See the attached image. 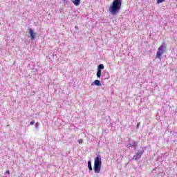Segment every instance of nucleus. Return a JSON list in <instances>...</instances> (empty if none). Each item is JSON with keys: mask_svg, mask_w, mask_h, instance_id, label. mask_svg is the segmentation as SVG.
Returning <instances> with one entry per match:
<instances>
[{"mask_svg": "<svg viewBox=\"0 0 177 177\" xmlns=\"http://www.w3.org/2000/svg\"><path fill=\"white\" fill-rule=\"evenodd\" d=\"M78 143H79L80 145H82V143H83L82 139H80V140H78Z\"/></svg>", "mask_w": 177, "mask_h": 177, "instance_id": "nucleus-13", "label": "nucleus"}, {"mask_svg": "<svg viewBox=\"0 0 177 177\" xmlns=\"http://www.w3.org/2000/svg\"><path fill=\"white\" fill-rule=\"evenodd\" d=\"M38 126H39V123H38V122H37V123L35 124V127H36V128H38Z\"/></svg>", "mask_w": 177, "mask_h": 177, "instance_id": "nucleus-16", "label": "nucleus"}, {"mask_svg": "<svg viewBox=\"0 0 177 177\" xmlns=\"http://www.w3.org/2000/svg\"><path fill=\"white\" fill-rule=\"evenodd\" d=\"M6 174H8V175H10V171L9 170H6Z\"/></svg>", "mask_w": 177, "mask_h": 177, "instance_id": "nucleus-15", "label": "nucleus"}, {"mask_svg": "<svg viewBox=\"0 0 177 177\" xmlns=\"http://www.w3.org/2000/svg\"><path fill=\"white\" fill-rule=\"evenodd\" d=\"M145 153V149L142 148V149L139 150L138 153H136L135 155L133 156V160L135 161H139L140 158H142V156Z\"/></svg>", "mask_w": 177, "mask_h": 177, "instance_id": "nucleus-4", "label": "nucleus"}, {"mask_svg": "<svg viewBox=\"0 0 177 177\" xmlns=\"http://www.w3.org/2000/svg\"><path fill=\"white\" fill-rule=\"evenodd\" d=\"M64 1H66V0H63Z\"/></svg>", "mask_w": 177, "mask_h": 177, "instance_id": "nucleus-18", "label": "nucleus"}, {"mask_svg": "<svg viewBox=\"0 0 177 177\" xmlns=\"http://www.w3.org/2000/svg\"><path fill=\"white\" fill-rule=\"evenodd\" d=\"M88 167L89 171H93V168H92V162H91V160L88 161Z\"/></svg>", "mask_w": 177, "mask_h": 177, "instance_id": "nucleus-8", "label": "nucleus"}, {"mask_svg": "<svg viewBox=\"0 0 177 177\" xmlns=\"http://www.w3.org/2000/svg\"><path fill=\"white\" fill-rule=\"evenodd\" d=\"M34 124H35V121L32 120L30 122V125H34Z\"/></svg>", "mask_w": 177, "mask_h": 177, "instance_id": "nucleus-14", "label": "nucleus"}, {"mask_svg": "<svg viewBox=\"0 0 177 177\" xmlns=\"http://www.w3.org/2000/svg\"><path fill=\"white\" fill-rule=\"evenodd\" d=\"M28 31H29V34H30V39H32V41H34L35 39V32H34V30H32V28H29L28 29Z\"/></svg>", "mask_w": 177, "mask_h": 177, "instance_id": "nucleus-5", "label": "nucleus"}, {"mask_svg": "<svg viewBox=\"0 0 177 177\" xmlns=\"http://www.w3.org/2000/svg\"><path fill=\"white\" fill-rule=\"evenodd\" d=\"M129 145L131 147H134L135 149H136V142H133V144H129Z\"/></svg>", "mask_w": 177, "mask_h": 177, "instance_id": "nucleus-11", "label": "nucleus"}, {"mask_svg": "<svg viewBox=\"0 0 177 177\" xmlns=\"http://www.w3.org/2000/svg\"><path fill=\"white\" fill-rule=\"evenodd\" d=\"M139 127V123L137 124V127Z\"/></svg>", "mask_w": 177, "mask_h": 177, "instance_id": "nucleus-17", "label": "nucleus"}, {"mask_svg": "<svg viewBox=\"0 0 177 177\" xmlns=\"http://www.w3.org/2000/svg\"><path fill=\"white\" fill-rule=\"evenodd\" d=\"M104 66L103 64L98 65L97 70H100V71H102V70H104Z\"/></svg>", "mask_w": 177, "mask_h": 177, "instance_id": "nucleus-10", "label": "nucleus"}, {"mask_svg": "<svg viewBox=\"0 0 177 177\" xmlns=\"http://www.w3.org/2000/svg\"><path fill=\"white\" fill-rule=\"evenodd\" d=\"M71 1L75 6H79V5L81 3V0H71Z\"/></svg>", "mask_w": 177, "mask_h": 177, "instance_id": "nucleus-6", "label": "nucleus"}, {"mask_svg": "<svg viewBox=\"0 0 177 177\" xmlns=\"http://www.w3.org/2000/svg\"><path fill=\"white\" fill-rule=\"evenodd\" d=\"M162 2H165V0H157V3H162Z\"/></svg>", "mask_w": 177, "mask_h": 177, "instance_id": "nucleus-12", "label": "nucleus"}, {"mask_svg": "<svg viewBox=\"0 0 177 177\" xmlns=\"http://www.w3.org/2000/svg\"><path fill=\"white\" fill-rule=\"evenodd\" d=\"M102 169V156L97 155L94 159V172L95 174H100V169Z\"/></svg>", "mask_w": 177, "mask_h": 177, "instance_id": "nucleus-2", "label": "nucleus"}, {"mask_svg": "<svg viewBox=\"0 0 177 177\" xmlns=\"http://www.w3.org/2000/svg\"><path fill=\"white\" fill-rule=\"evenodd\" d=\"M97 78H100L102 77V71L97 70Z\"/></svg>", "mask_w": 177, "mask_h": 177, "instance_id": "nucleus-9", "label": "nucleus"}, {"mask_svg": "<svg viewBox=\"0 0 177 177\" xmlns=\"http://www.w3.org/2000/svg\"><path fill=\"white\" fill-rule=\"evenodd\" d=\"M121 6H122V0H113L109 8V12L113 15H117L121 10Z\"/></svg>", "mask_w": 177, "mask_h": 177, "instance_id": "nucleus-1", "label": "nucleus"}, {"mask_svg": "<svg viewBox=\"0 0 177 177\" xmlns=\"http://www.w3.org/2000/svg\"><path fill=\"white\" fill-rule=\"evenodd\" d=\"M165 46H162L160 45L159 46V48H158L157 53H156V57L157 59H161V56H162V55H164L165 52Z\"/></svg>", "mask_w": 177, "mask_h": 177, "instance_id": "nucleus-3", "label": "nucleus"}, {"mask_svg": "<svg viewBox=\"0 0 177 177\" xmlns=\"http://www.w3.org/2000/svg\"><path fill=\"white\" fill-rule=\"evenodd\" d=\"M96 85L97 86H100L102 84H100V81L99 80H95L93 83H92V85Z\"/></svg>", "mask_w": 177, "mask_h": 177, "instance_id": "nucleus-7", "label": "nucleus"}]
</instances>
